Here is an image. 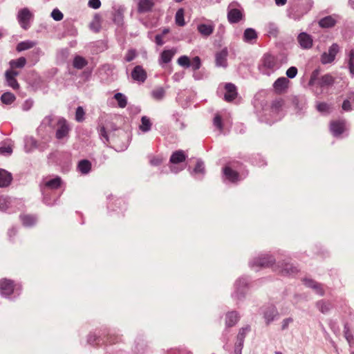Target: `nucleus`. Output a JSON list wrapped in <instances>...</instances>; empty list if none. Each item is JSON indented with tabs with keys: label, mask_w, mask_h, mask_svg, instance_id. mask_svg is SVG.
<instances>
[{
	"label": "nucleus",
	"mask_w": 354,
	"mask_h": 354,
	"mask_svg": "<svg viewBox=\"0 0 354 354\" xmlns=\"http://www.w3.org/2000/svg\"><path fill=\"white\" fill-rule=\"evenodd\" d=\"M280 64L277 59L270 54L265 55L262 59L261 70L266 75H270L272 72L279 68Z\"/></svg>",
	"instance_id": "f257e3e1"
},
{
	"label": "nucleus",
	"mask_w": 354,
	"mask_h": 354,
	"mask_svg": "<svg viewBox=\"0 0 354 354\" xmlns=\"http://www.w3.org/2000/svg\"><path fill=\"white\" fill-rule=\"evenodd\" d=\"M244 17L243 10L234 7V4H230L227 12V19L230 23L235 24L241 21Z\"/></svg>",
	"instance_id": "f03ea898"
},
{
	"label": "nucleus",
	"mask_w": 354,
	"mask_h": 354,
	"mask_svg": "<svg viewBox=\"0 0 354 354\" xmlns=\"http://www.w3.org/2000/svg\"><path fill=\"white\" fill-rule=\"evenodd\" d=\"M17 18L21 26L27 30L30 27L32 14L27 8H24L19 11Z\"/></svg>",
	"instance_id": "7ed1b4c3"
},
{
	"label": "nucleus",
	"mask_w": 354,
	"mask_h": 354,
	"mask_svg": "<svg viewBox=\"0 0 354 354\" xmlns=\"http://www.w3.org/2000/svg\"><path fill=\"white\" fill-rule=\"evenodd\" d=\"M70 127L64 119H59L57 124L55 137L58 140H62L68 136Z\"/></svg>",
	"instance_id": "20e7f679"
},
{
	"label": "nucleus",
	"mask_w": 354,
	"mask_h": 354,
	"mask_svg": "<svg viewBox=\"0 0 354 354\" xmlns=\"http://www.w3.org/2000/svg\"><path fill=\"white\" fill-rule=\"evenodd\" d=\"M19 75V72H15L12 70H7L5 73V79L8 86L13 90L17 91L20 88L19 84L17 80V77Z\"/></svg>",
	"instance_id": "39448f33"
},
{
	"label": "nucleus",
	"mask_w": 354,
	"mask_h": 354,
	"mask_svg": "<svg viewBox=\"0 0 354 354\" xmlns=\"http://www.w3.org/2000/svg\"><path fill=\"white\" fill-rule=\"evenodd\" d=\"M15 288L16 285L13 281L8 279L0 280V292L2 295L10 296L13 293Z\"/></svg>",
	"instance_id": "423d86ee"
},
{
	"label": "nucleus",
	"mask_w": 354,
	"mask_h": 354,
	"mask_svg": "<svg viewBox=\"0 0 354 354\" xmlns=\"http://www.w3.org/2000/svg\"><path fill=\"white\" fill-rule=\"evenodd\" d=\"M338 52H339V46L337 44H333L329 48L328 52L324 53L322 55V57H321L322 63L324 64H326L333 62Z\"/></svg>",
	"instance_id": "0eeeda50"
},
{
	"label": "nucleus",
	"mask_w": 354,
	"mask_h": 354,
	"mask_svg": "<svg viewBox=\"0 0 354 354\" xmlns=\"http://www.w3.org/2000/svg\"><path fill=\"white\" fill-rule=\"evenodd\" d=\"M290 84V81L288 78L282 77L278 78L274 83L273 87L274 91L277 94H283L285 93Z\"/></svg>",
	"instance_id": "6e6552de"
},
{
	"label": "nucleus",
	"mask_w": 354,
	"mask_h": 354,
	"mask_svg": "<svg viewBox=\"0 0 354 354\" xmlns=\"http://www.w3.org/2000/svg\"><path fill=\"white\" fill-rule=\"evenodd\" d=\"M225 93L224 99L225 101L230 102L234 100L237 97L236 87L232 83H227L225 85Z\"/></svg>",
	"instance_id": "1a4fd4ad"
},
{
	"label": "nucleus",
	"mask_w": 354,
	"mask_h": 354,
	"mask_svg": "<svg viewBox=\"0 0 354 354\" xmlns=\"http://www.w3.org/2000/svg\"><path fill=\"white\" fill-rule=\"evenodd\" d=\"M330 129L335 136H340L345 130V122L343 120H334L330 124Z\"/></svg>",
	"instance_id": "9d476101"
},
{
	"label": "nucleus",
	"mask_w": 354,
	"mask_h": 354,
	"mask_svg": "<svg viewBox=\"0 0 354 354\" xmlns=\"http://www.w3.org/2000/svg\"><path fill=\"white\" fill-rule=\"evenodd\" d=\"M133 80L144 82L147 79V72L141 66H136L131 72Z\"/></svg>",
	"instance_id": "9b49d317"
},
{
	"label": "nucleus",
	"mask_w": 354,
	"mask_h": 354,
	"mask_svg": "<svg viewBox=\"0 0 354 354\" xmlns=\"http://www.w3.org/2000/svg\"><path fill=\"white\" fill-rule=\"evenodd\" d=\"M155 3L153 0H138V12L145 13L152 10Z\"/></svg>",
	"instance_id": "f8f14e48"
},
{
	"label": "nucleus",
	"mask_w": 354,
	"mask_h": 354,
	"mask_svg": "<svg viewBox=\"0 0 354 354\" xmlns=\"http://www.w3.org/2000/svg\"><path fill=\"white\" fill-rule=\"evenodd\" d=\"M228 55L227 49L226 48L222 49L221 51L217 52L216 54V64L217 66L226 67L227 66V57Z\"/></svg>",
	"instance_id": "ddd939ff"
},
{
	"label": "nucleus",
	"mask_w": 354,
	"mask_h": 354,
	"mask_svg": "<svg viewBox=\"0 0 354 354\" xmlns=\"http://www.w3.org/2000/svg\"><path fill=\"white\" fill-rule=\"evenodd\" d=\"M274 263V259L269 255H264L257 259L254 261V264L258 267L267 268L270 267Z\"/></svg>",
	"instance_id": "4468645a"
},
{
	"label": "nucleus",
	"mask_w": 354,
	"mask_h": 354,
	"mask_svg": "<svg viewBox=\"0 0 354 354\" xmlns=\"http://www.w3.org/2000/svg\"><path fill=\"white\" fill-rule=\"evenodd\" d=\"M298 41L304 48H310L313 46V39L311 36L306 32H301L298 36Z\"/></svg>",
	"instance_id": "2eb2a0df"
},
{
	"label": "nucleus",
	"mask_w": 354,
	"mask_h": 354,
	"mask_svg": "<svg viewBox=\"0 0 354 354\" xmlns=\"http://www.w3.org/2000/svg\"><path fill=\"white\" fill-rule=\"evenodd\" d=\"M223 173L226 178L232 183L239 180V174L237 171L233 170L229 165L223 168Z\"/></svg>",
	"instance_id": "dca6fc26"
},
{
	"label": "nucleus",
	"mask_w": 354,
	"mask_h": 354,
	"mask_svg": "<svg viewBox=\"0 0 354 354\" xmlns=\"http://www.w3.org/2000/svg\"><path fill=\"white\" fill-rule=\"evenodd\" d=\"M26 64V59L24 57H21L17 59H12L9 62L10 70H12L15 72H19L17 69L23 68Z\"/></svg>",
	"instance_id": "f3484780"
},
{
	"label": "nucleus",
	"mask_w": 354,
	"mask_h": 354,
	"mask_svg": "<svg viewBox=\"0 0 354 354\" xmlns=\"http://www.w3.org/2000/svg\"><path fill=\"white\" fill-rule=\"evenodd\" d=\"M337 20L334 16H327L321 19L318 24L322 28H333L335 26Z\"/></svg>",
	"instance_id": "a211bd4d"
},
{
	"label": "nucleus",
	"mask_w": 354,
	"mask_h": 354,
	"mask_svg": "<svg viewBox=\"0 0 354 354\" xmlns=\"http://www.w3.org/2000/svg\"><path fill=\"white\" fill-rule=\"evenodd\" d=\"M186 157L187 156L183 151H176L171 156L170 162L172 164H178L180 162H183L185 160Z\"/></svg>",
	"instance_id": "6ab92c4d"
},
{
	"label": "nucleus",
	"mask_w": 354,
	"mask_h": 354,
	"mask_svg": "<svg viewBox=\"0 0 354 354\" xmlns=\"http://www.w3.org/2000/svg\"><path fill=\"white\" fill-rule=\"evenodd\" d=\"M11 180V174L7 171L0 169V187H6L9 185Z\"/></svg>",
	"instance_id": "aec40b11"
},
{
	"label": "nucleus",
	"mask_w": 354,
	"mask_h": 354,
	"mask_svg": "<svg viewBox=\"0 0 354 354\" xmlns=\"http://www.w3.org/2000/svg\"><path fill=\"white\" fill-rule=\"evenodd\" d=\"M257 39V33L252 28H247L243 33V39L246 42L253 43Z\"/></svg>",
	"instance_id": "412c9836"
},
{
	"label": "nucleus",
	"mask_w": 354,
	"mask_h": 354,
	"mask_svg": "<svg viewBox=\"0 0 354 354\" xmlns=\"http://www.w3.org/2000/svg\"><path fill=\"white\" fill-rule=\"evenodd\" d=\"M214 26L212 24H200L198 26V32L204 37L209 36L214 31Z\"/></svg>",
	"instance_id": "4be33fe9"
},
{
	"label": "nucleus",
	"mask_w": 354,
	"mask_h": 354,
	"mask_svg": "<svg viewBox=\"0 0 354 354\" xmlns=\"http://www.w3.org/2000/svg\"><path fill=\"white\" fill-rule=\"evenodd\" d=\"M175 53L176 50L174 49L163 50L160 55V63H169L171 60Z\"/></svg>",
	"instance_id": "5701e85b"
},
{
	"label": "nucleus",
	"mask_w": 354,
	"mask_h": 354,
	"mask_svg": "<svg viewBox=\"0 0 354 354\" xmlns=\"http://www.w3.org/2000/svg\"><path fill=\"white\" fill-rule=\"evenodd\" d=\"M62 185V179L59 177H56L51 180H46L44 181V185L51 189L59 188Z\"/></svg>",
	"instance_id": "b1692460"
},
{
	"label": "nucleus",
	"mask_w": 354,
	"mask_h": 354,
	"mask_svg": "<svg viewBox=\"0 0 354 354\" xmlns=\"http://www.w3.org/2000/svg\"><path fill=\"white\" fill-rule=\"evenodd\" d=\"M77 167L82 174H86L91 169V163L88 160H82L79 162Z\"/></svg>",
	"instance_id": "393cba45"
},
{
	"label": "nucleus",
	"mask_w": 354,
	"mask_h": 354,
	"mask_svg": "<svg viewBox=\"0 0 354 354\" xmlns=\"http://www.w3.org/2000/svg\"><path fill=\"white\" fill-rule=\"evenodd\" d=\"M239 320L238 314L236 312H230L226 315V326L232 327Z\"/></svg>",
	"instance_id": "a878e982"
},
{
	"label": "nucleus",
	"mask_w": 354,
	"mask_h": 354,
	"mask_svg": "<svg viewBox=\"0 0 354 354\" xmlns=\"http://www.w3.org/2000/svg\"><path fill=\"white\" fill-rule=\"evenodd\" d=\"M283 268L281 270L282 274H295L298 272L296 267L288 263H282Z\"/></svg>",
	"instance_id": "bb28decb"
},
{
	"label": "nucleus",
	"mask_w": 354,
	"mask_h": 354,
	"mask_svg": "<svg viewBox=\"0 0 354 354\" xmlns=\"http://www.w3.org/2000/svg\"><path fill=\"white\" fill-rule=\"evenodd\" d=\"M152 126V122H151L149 118L147 116H142L141 118V124L139 126L140 129L142 132L149 131Z\"/></svg>",
	"instance_id": "cd10ccee"
},
{
	"label": "nucleus",
	"mask_w": 354,
	"mask_h": 354,
	"mask_svg": "<svg viewBox=\"0 0 354 354\" xmlns=\"http://www.w3.org/2000/svg\"><path fill=\"white\" fill-rule=\"evenodd\" d=\"M334 82L335 78L330 74H326L320 78L319 84L321 86H331Z\"/></svg>",
	"instance_id": "c85d7f7f"
},
{
	"label": "nucleus",
	"mask_w": 354,
	"mask_h": 354,
	"mask_svg": "<svg viewBox=\"0 0 354 354\" xmlns=\"http://www.w3.org/2000/svg\"><path fill=\"white\" fill-rule=\"evenodd\" d=\"M35 42L32 41H25L19 43L17 46L16 50L18 52L28 50L33 48L35 46Z\"/></svg>",
	"instance_id": "c756f323"
},
{
	"label": "nucleus",
	"mask_w": 354,
	"mask_h": 354,
	"mask_svg": "<svg viewBox=\"0 0 354 354\" xmlns=\"http://www.w3.org/2000/svg\"><path fill=\"white\" fill-rule=\"evenodd\" d=\"M284 105V100L282 98L274 100L271 104V109L272 111L279 112Z\"/></svg>",
	"instance_id": "7c9ffc66"
},
{
	"label": "nucleus",
	"mask_w": 354,
	"mask_h": 354,
	"mask_svg": "<svg viewBox=\"0 0 354 354\" xmlns=\"http://www.w3.org/2000/svg\"><path fill=\"white\" fill-rule=\"evenodd\" d=\"M15 100V95L10 92L4 93L1 97L2 103L5 104H11Z\"/></svg>",
	"instance_id": "2f4dec72"
},
{
	"label": "nucleus",
	"mask_w": 354,
	"mask_h": 354,
	"mask_svg": "<svg viewBox=\"0 0 354 354\" xmlns=\"http://www.w3.org/2000/svg\"><path fill=\"white\" fill-rule=\"evenodd\" d=\"M87 64V61L81 56H76L73 60V66L77 69H82Z\"/></svg>",
	"instance_id": "473e14b6"
},
{
	"label": "nucleus",
	"mask_w": 354,
	"mask_h": 354,
	"mask_svg": "<svg viewBox=\"0 0 354 354\" xmlns=\"http://www.w3.org/2000/svg\"><path fill=\"white\" fill-rule=\"evenodd\" d=\"M114 98L118 102L119 107L124 108L127 104V100L124 95L120 93L115 94Z\"/></svg>",
	"instance_id": "72a5a7b5"
},
{
	"label": "nucleus",
	"mask_w": 354,
	"mask_h": 354,
	"mask_svg": "<svg viewBox=\"0 0 354 354\" xmlns=\"http://www.w3.org/2000/svg\"><path fill=\"white\" fill-rule=\"evenodd\" d=\"M306 284L313 288H314L316 292L320 295L324 294V290L322 287V285L319 283H317L316 281L309 279L306 281Z\"/></svg>",
	"instance_id": "f704fd0d"
},
{
	"label": "nucleus",
	"mask_w": 354,
	"mask_h": 354,
	"mask_svg": "<svg viewBox=\"0 0 354 354\" xmlns=\"http://www.w3.org/2000/svg\"><path fill=\"white\" fill-rule=\"evenodd\" d=\"M151 95L155 100H160L164 97L165 91L162 87H158L152 91Z\"/></svg>",
	"instance_id": "c9c22d12"
},
{
	"label": "nucleus",
	"mask_w": 354,
	"mask_h": 354,
	"mask_svg": "<svg viewBox=\"0 0 354 354\" xmlns=\"http://www.w3.org/2000/svg\"><path fill=\"white\" fill-rule=\"evenodd\" d=\"M214 125L219 130V131L222 132L223 130V119L220 113H217L215 114L214 120H213Z\"/></svg>",
	"instance_id": "e433bc0d"
},
{
	"label": "nucleus",
	"mask_w": 354,
	"mask_h": 354,
	"mask_svg": "<svg viewBox=\"0 0 354 354\" xmlns=\"http://www.w3.org/2000/svg\"><path fill=\"white\" fill-rule=\"evenodd\" d=\"M175 20H176V23L178 26H183L185 25L184 10L183 8L179 9L176 12Z\"/></svg>",
	"instance_id": "4c0bfd02"
},
{
	"label": "nucleus",
	"mask_w": 354,
	"mask_h": 354,
	"mask_svg": "<svg viewBox=\"0 0 354 354\" xmlns=\"http://www.w3.org/2000/svg\"><path fill=\"white\" fill-rule=\"evenodd\" d=\"M21 219L25 226H31L36 222L35 218L31 215H23L21 216Z\"/></svg>",
	"instance_id": "58836bf2"
},
{
	"label": "nucleus",
	"mask_w": 354,
	"mask_h": 354,
	"mask_svg": "<svg viewBox=\"0 0 354 354\" xmlns=\"http://www.w3.org/2000/svg\"><path fill=\"white\" fill-rule=\"evenodd\" d=\"M12 152V146L11 144L4 142L0 147V153L2 155H10Z\"/></svg>",
	"instance_id": "ea45409f"
},
{
	"label": "nucleus",
	"mask_w": 354,
	"mask_h": 354,
	"mask_svg": "<svg viewBox=\"0 0 354 354\" xmlns=\"http://www.w3.org/2000/svg\"><path fill=\"white\" fill-rule=\"evenodd\" d=\"M348 65L350 73L354 75V50L349 52Z\"/></svg>",
	"instance_id": "a19ab883"
},
{
	"label": "nucleus",
	"mask_w": 354,
	"mask_h": 354,
	"mask_svg": "<svg viewBox=\"0 0 354 354\" xmlns=\"http://www.w3.org/2000/svg\"><path fill=\"white\" fill-rule=\"evenodd\" d=\"M178 63L179 65L184 67H189L191 66V61L187 56L183 55L178 59Z\"/></svg>",
	"instance_id": "79ce46f5"
},
{
	"label": "nucleus",
	"mask_w": 354,
	"mask_h": 354,
	"mask_svg": "<svg viewBox=\"0 0 354 354\" xmlns=\"http://www.w3.org/2000/svg\"><path fill=\"white\" fill-rule=\"evenodd\" d=\"M85 113L82 106H78L76 113H75V120L78 122H82L84 120Z\"/></svg>",
	"instance_id": "37998d69"
},
{
	"label": "nucleus",
	"mask_w": 354,
	"mask_h": 354,
	"mask_svg": "<svg viewBox=\"0 0 354 354\" xmlns=\"http://www.w3.org/2000/svg\"><path fill=\"white\" fill-rule=\"evenodd\" d=\"M317 109L319 112L328 113L330 110V106L325 102H320L317 105Z\"/></svg>",
	"instance_id": "c03bdc74"
},
{
	"label": "nucleus",
	"mask_w": 354,
	"mask_h": 354,
	"mask_svg": "<svg viewBox=\"0 0 354 354\" xmlns=\"http://www.w3.org/2000/svg\"><path fill=\"white\" fill-rule=\"evenodd\" d=\"M191 66H192L194 71H196L200 68L201 63L199 57L196 56L192 59L191 62Z\"/></svg>",
	"instance_id": "a18cd8bd"
},
{
	"label": "nucleus",
	"mask_w": 354,
	"mask_h": 354,
	"mask_svg": "<svg viewBox=\"0 0 354 354\" xmlns=\"http://www.w3.org/2000/svg\"><path fill=\"white\" fill-rule=\"evenodd\" d=\"M100 339L95 335H91L88 337V342L91 345L99 346L100 344Z\"/></svg>",
	"instance_id": "49530a36"
},
{
	"label": "nucleus",
	"mask_w": 354,
	"mask_h": 354,
	"mask_svg": "<svg viewBox=\"0 0 354 354\" xmlns=\"http://www.w3.org/2000/svg\"><path fill=\"white\" fill-rule=\"evenodd\" d=\"M205 170V167L203 163L201 161H198L196 164V166L194 169V172L195 174H203Z\"/></svg>",
	"instance_id": "de8ad7c7"
},
{
	"label": "nucleus",
	"mask_w": 354,
	"mask_h": 354,
	"mask_svg": "<svg viewBox=\"0 0 354 354\" xmlns=\"http://www.w3.org/2000/svg\"><path fill=\"white\" fill-rule=\"evenodd\" d=\"M52 17L56 21H60L63 19V14L57 9L53 10L51 13Z\"/></svg>",
	"instance_id": "09e8293b"
},
{
	"label": "nucleus",
	"mask_w": 354,
	"mask_h": 354,
	"mask_svg": "<svg viewBox=\"0 0 354 354\" xmlns=\"http://www.w3.org/2000/svg\"><path fill=\"white\" fill-rule=\"evenodd\" d=\"M136 55L137 53L135 50H129L127 51L124 59L127 62H131L136 57Z\"/></svg>",
	"instance_id": "8fccbe9b"
},
{
	"label": "nucleus",
	"mask_w": 354,
	"mask_h": 354,
	"mask_svg": "<svg viewBox=\"0 0 354 354\" xmlns=\"http://www.w3.org/2000/svg\"><path fill=\"white\" fill-rule=\"evenodd\" d=\"M318 306L322 313H326L330 309V304L324 301H320L318 303Z\"/></svg>",
	"instance_id": "3c124183"
},
{
	"label": "nucleus",
	"mask_w": 354,
	"mask_h": 354,
	"mask_svg": "<svg viewBox=\"0 0 354 354\" xmlns=\"http://www.w3.org/2000/svg\"><path fill=\"white\" fill-rule=\"evenodd\" d=\"M297 73V69L295 66H292L289 68L286 71V75L290 78H293L296 76Z\"/></svg>",
	"instance_id": "603ef678"
},
{
	"label": "nucleus",
	"mask_w": 354,
	"mask_h": 354,
	"mask_svg": "<svg viewBox=\"0 0 354 354\" xmlns=\"http://www.w3.org/2000/svg\"><path fill=\"white\" fill-rule=\"evenodd\" d=\"M162 162V158L160 156H153L150 160L151 165L158 166Z\"/></svg>",
	"instance_id": "864d4df0"
},
{
	"label": "nucleus",
	"mask_w": 354,
	"mask_h": 354,
	"mask_svg": "<svg viewBox=\"0 0 354 354\" xmlns=\"http://www.w3.org/2000/svg\"><path fill=\"white\" fill-rule=\"evenodd\" d=\"M318 75H319V71L318 70H315L312 73V75L310 76V79L309 82H308V84L310 86H313L315 84V81H316V80L317 78Z\"/></svg>",
	"instance_id": "5fc2aeb1"
},
{
	"label": "nucleus",
	"mask_w": 354,
	"mask_h": 354,
	"mask_svg": "<svg viewBox=\"0 0 354 354\" xmlns=\"http://www.w3.org/2000/svg\"><path fill=\"white\" fill-rule=\"evenodd\" d=\"M88 5L90 7L97 9L100 7L101 2L100 0H89Z\"/></svg>",
	"instance_id": "6e6d98bb"
},
{
	"label": "nucleus",
	"mask_w": 354,
	"mask_h": 354,
	"mask_svg": "<svg viewBox=\"0 0 354 354\" xmlns=\"http://www.w3.org/2000/svg\"><path fill=\"white\" fill-rule=\"evenodd\" d=\"M250 330V327L249 326H246L245 328H243L240 330L239 334H238V338L240 339V340H243V339L245 337V333Z\"/></svg>",
	"instance_id": "4d7b16f0"
},
{
	"label": "nucleus",
	"mask_w": 354,
	"mask_h": 354,
	"mask_svg": "<svg viewBox=\"0 0 354 354\" xmlns=\"http://www.w3.org/2000/svg\"><path fill=\"white\" fill-rule=\"evenodd\" d=\"M351 101L348 99L345 100L342 104V109L346 111L351 110Z\"/></svg>",
	"instance_id": "13d9d810"
},
{
	"label": "nucleus",
	"mask_w": 354,
	"mask_h": 354,
	"mask_svg": "<svg viewBox=\"0 0 354 354\" xmlns=\"http://www.w3.org/2000/svg\"><path fill=\"white\" fill-rule=\"evenodd\" d=\"M99 131H100V136L105 139L106 142H109V137H108V135L106 133L105 127L104 126H100Z\"/></svg>",
	"instance_id": "bf43d9fd"
},
{
	"label": "nucleus",
	"mask_w": 354,
	"mask_h": 354,
	"mask_svg": "<svg viewBox=\"0 0 354 354\" xmlns=\"http://www.w3.org/2000/svg\"><path fill=\"white\" fill-rule=\"evenodd\" d=\"M8 207V201L3 197H0V209H6Z\"/></svg>",
	"instance_id": "052dcab7"
},
{
	"label": "nucleus",
	"mask_w": 354,
	"mask_h": 354,
	"mask_svg": "<svg viewBox=\"0 0 354 354\" xmlns=\"http://www.w3.org/2000/svg\"><path fill=\"white\" fill-rule=\"evenodd\" d=\"M117 342V337L115 335H108L106 338V344H113Z\"/></svg>",
	"instance_id": "680f3d73"
},
{
	"label": "nucleus",
	"mask_w": 354,
	"mask_h": 354,
	"mask_svg": "<svg viewBox=\"0 0 354 354\" xmlns=\"http://www.w3.org/2000/svg\"><path fill=\"white\" fill-rule=\"evenodd\" d=\"M292 322V319H287L284 320L283 326H282V329H285L286 328H287L288 324Z\"/></svg>",
	"instance_id": "e2e57ef3"
},
{
	"label": "nucleus",
	"mask_w": 354,
	"mask_h": 354,
	"mask_svg": "<svg viewBox=\"0 0 354 354\" xmlns=\"http://www.w3.org/2000/svg\"><path fill=\"white\" fill-rule=\"evenodd\" d=\"M287 0H275V3L277 6H283L286 3Z\"/></svg>",
	"instance_id": "0e129e2a"
},
{
	"label": "nucleus",
	"mask_w": 354,
	"mask_h": 354,
	"mask_svg": "<svg viewBox=\"0 0 354 354\" xmlns=\"http://www.w3.org/2000/svg\"><path fill=\"white\" fill-rule=\"evenodd\" d=\"M348 100H349L351 102L354 103V92L348 93Z\"/></svg>",
	"instance_id": "69168bd1"
},
{
	"label": "nucleus",
	"mask_w": 354,
	"mask_h": 354,
	"mask_svg": "<svg viewBox=\"0 0 354 354\" xmlns=\"http://www.w3.org/2000/svg\"><path fill=\"white\" fill-rule=\"evenodd\" d=\"M156 43L158 44V45H162V42L161 41V37L160 35H157L156 37Z\"/></svg>",
	"instance_id": "338daca9"
}]
</instances>
